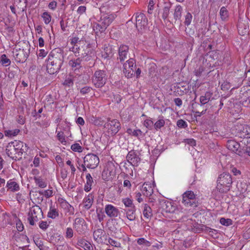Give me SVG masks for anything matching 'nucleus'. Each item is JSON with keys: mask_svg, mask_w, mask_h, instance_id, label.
Masks as SVG:
<instances>
[{"mask_svg": "<svg viewBox=\"0 0 250 250\" xmlns=\"http://www.w3.org/2000/svg\"><path fill=\"white\" fill-rule=\"evenodd\" d=\"M46 62V71L50 74L58 73L64 62V52L60 48L52 50L48 56Z\"/></svg>", "mask_w": 250, "mask_h": 250, "instance_id": "1", "label": "nucleus"}, {"mask_svg": "<svg viewBox=\"0 0 250 250\" xmlns=\"http://www.w3.org/2000/svg\"><path fill=\"white\" fill-rule=\"evenodd\" d=\"M28 147L26 144L20 141L15 140L9 143L6 146V152L8 157L15 160L22 158L23 153H26Z\"/></svg>", "mask_w": 250, "mask_h": 250, "instance_id": "2", "label": "nucleus"}, {"mask_svg": "<svg viewBox=\"0 0 250 250\" xmlns=\"http://www.w3.org/2000/svg\"><path fill=\"white\" fill-rule=\"evenodd\" d=\"M232 179L231 175L228 172L220 174L217 180V189L221 193L229 191L231 187Z\"/></svg>", "mask_w": 250, "mask_h": 250, "instance_id": "3", "label": "nucleus"}, {"mask_svg": "<svg viewBox=\"0 0 250 250\" xmlns=\"http://www.w3.org/2000/svg\"><path fill=\"white\" fill-rule=\"evenodd\" d=\"M43 216V213L41 208L37 205L32 207L28 213V220L30 225L34 226Z\"/></svg>", "mask_w": 250, "mask_h": 250, "instance_id": "4", "label": "nucleus"}, {"mask_svg": "<svg viewBox=\"0 0 250 250\" xmlns=\"http://www.w3.org/2000/svg\"><path fill=\"white\" fill-rule=\"evenodd\" d=\"M107 75L104 70H99L95 72L92 77L93 84L97 88L103 87L106 83Z\"/></svg>", "mask_w": 250, "mask_h": 250, "instance_id": "5", "label": "nucleus"}, {"mask_svg": "<svg viewBox=\"0 0 250 250\" xmlns=\"http://www.w3.org/2000/svg\"><path fill=\"white\" fill-rule=\"evenodd\" d=\"M135 63L133 58H129L123 63V73L127 78H131L135 74Z\"/></svg>", "mask_w": 250, "mask_h": 250, "instance_id": "6", "label": "nucleus"}, {"mask_svg": "<svg viewBox=\"0 0 250 250\" xmlns=\"http://www.w3.org/2000/svg\"><path fill=\"white\" fill-rule=\"evenodd\" d=\"M30 51V46L26 45V47L19 49L14 52V57L18 62L23 63L25 62L28 57Z\"/></svg>", "mask_w": 250, "mask_h": 250, "instance_id": "7", "label": "nucleus"}, {"mask_svg": "<svg viewBox=\"0 0 250 250\" xmlns=\"http://www.w3.org/2000/svg\"><path fill=\"white\" fill-rule=\"evenodd\" d=\"M135 20L136 28L138 31L143 33L146 27L147 19L144 14L140 13L136 14Z\"/></svg>", "mask_w": 250, "mask_h": 250, "instance_id": "8", "label": "nucleus"}, {"mask_svg": "<svg viewBox=\"0 0 250 250\" xmlns=\"http://www.w3.org/2000/svg\"><path fill=\"white\" fill-rule=\"evenodd\" d=\"M83 163L87 168L93 169L98 166L99 159L96 155L89 153L83 158Z\"/></svg>", "mask_w": 250, "mask_h": 250, "instance_id": "9", "label": "nucleus"}, {"mask_svg": "<svg viewBox=\"0 0 250 250\" xmlns=\"http://www.w3.org/2000/svg\"><path fill=\"white\" fill-rule=\"evenodd\" d=\"M104 127L107 129L108 133H110L111 135H114L120 130L121 124L117 120H110L108 118L107 122L104 124Z\"/></svg>", "mask_w": 250, "mask_h": 250, "instance_id": "10", "label": "nucleus"}, {"mask_svg": "<svg viewBox=\"0 0 250 250\" xmlns=\"http://www.w3.org/2000/svg\"><path fill=\"white\" fill-rule=\"evenodd\" d=\"M74 228L79 234H83L86 230L87 225L83 218H76L74 221Z\"/></svg>", "mask_w": 250, "mask_h": 250, "instance_id": "11", "label": "nucleus"}, {"mask_svg": "<svg viewBox=\"0 0 250 250\" xmlns=\"http://www.w3.org/2000/svg\"><path fill=\"white\" fill-rule=\"evenodd\" d=\"M118 55L119 57L117 58V59L122 63L126 59L130 58L128 46L125 45H120L118 49Z\"/></svg>", "mask_w": 250, "mask_h": 250, "instance_id": "12", "label": "nucleus"}, {"mask_svg": "<svg viewBox=\"0 0 250 250\" xmlns=\"http://www.w3.org/2000/svg\"><path fill=\"white\" fill-rule=\"evenodd\" d=\"M104 211L107 216L111 218L117 217L120 214L119 209L111 204L105 206Z\"/></svg>", "mask_w": 250, "mask_h": 250, "instance_id": "13", "label": "nucleus"}, {"mask_svg": "<svg viewBox=\"0 0 250 250\" xmlns=\"http://www.w3.org/2000/svg\"><path fill=\"white\" fill-rule=\"evenodd\" d=\"M208 107V104H202L201 103H195L192 104L193 111L198 116H201L205 114Z\"/></svg>", "mask_w": 250, "mask_h": 250, "instance_id": "14", "label": "nucleus"}, {"mask_svg": "<svg viewBox=\"0 0 250 250\" xmlns=\"http://www.w3.org/2000/svg\"><path fill=\"white\" fill-rule=\"evenodd\" d=\"M126 160L133 167L138 166L140 162V158L133 150L128 153L126 156Z\"/></svg>", "mask_w": 250, "mask_h": 250, "instance_id": "15", "label": "nucleus"}, {"mask_svg": "<svg viewBox=\"0 0 250 250\" xmlns=\"http://www.w3.org/2000/svg\"><path fill=\"white\" fill-rule=\"evenodd\" d=\"M115 19L114 15L109 14H104L101 18L100 23L104 25V28H106Z\"/></svg>", "mask_w": 250, "mask_h": 250, "instance_id": "16", "label": "nucleus"}, {"mask_svg": "<svg viewBox=\"0 0 250 250\" xmlns=\"http://www.w3.org/2000/svg\"><path fill=\"white\" fill-rule=\"evenodd\" d=\"M94 54L93 50L89 46V45L87 44L83 46L81 56L85 61H88L91 60Z\"/></svg>", "mask_w": 250, "mask_h": 250, "instance_id": "17", "label": "nucleus"}, {"mask_svg": "<svg viewBox=\"0 0 250 250\" xmlns=\"http://www.w3.org/2000/svg\"><path fill=\"white\" fill-rule=\"evenodd\" d=\"M58 203L60 206L66 212H70L71 214L74 213V208L70 205L65 199L62 198H59Z\"/></svg>", "mask_w": 250, "mask_h": 250, "instance_id": "18", "label": "nucleus"}, {"mask_svg": "<svg viewBox=\"0 0 250 250\" xmlns=\"http://www.w3.org/2000/svg\"><path fill=\"white\" fill-rule=\"evenodd\" d=\"M238 133V135L240 138H250V126L245 125H241Z\"/></svg>", "mask_w": 250, "mask_h": 250, "instance_id": "19", "label": "nucleus"}, {"mask_svg": "<svg viewBox=\"0 0 250 250\" xmlns=\"http://www.w3.org/2000/svg\"><path fill=\"white\" fill-rule=\"evenodd\" d=\"M81 61L82 60L80 58L71 59L68 62V65L74 71L79 70L82 68Z\"/></svg>", "mask_w": 250, "mask_h": 250, "instance_id": "20", "label": "nucleus"}, {"mask_svg": "<svg viewBox=\"0 0 250 250\" xmlns=\"http://www.w3.org/2000/svg\"><path fill=\"white\" fill-rule=\"evenodd\" d=\"M227 148L236 153L240 155V151L239 150L240 144L234 140H228L227 143Z\"/></svg>", "mask_w": 250, "mask_h": 250, "instance_id": "21", "label": "nucleus"}, {"mask_svg": "<svg viewBox=\"0 0 250 250\" xmlns=\"http://www.w3.org/2000/svg\"><path fill=\"white\" fill-rule=\"evenodd\" d=\"M105 235V232L104 229H98L93 232L94 239L98 243H103V237Z\"/></svg>", "mask_w": 250, "mask_h": 250, "instance_id": "22", "label": "nucleus"}, {"mask_svg": "<svg viewBox=\"0 0 250 250\" xmlns=\"http://www.w3.org/2000/svg\"><path fill=\"white\" fill-rule=\"evenodd\" d=\"M141 191L144 195L149 196L153 193V189L150 183H145L142 187Z\"/></svg>", "mask_w": 250, "mask_h": 250, "instance_id": "23", "label": "nucleus"}, {"mask_svg": "<svg viewBox=\"0 0 250 250\" xmlns=\"http://www.w3.org/2000/svg\"><path fill=\"white\" fill-rule=\"evenodd\" d=\"M172 4L170 2H164L162 8V18L166 20L168 16Z\"/></svg>", "mask_w": 250, "mask_h": 250, "instance_id": "24", "label": "nucleus"}, {"mask_svg": "<svg viewBox=\"0 0 250 250\" xmlns=\"http://www.w3.org/2000/svg\"><path fill=\"white\" fill-rule=\"evenodd\" d=\"M6 187L8 188V189L10 190L12 192H15L20 190V186L19 184L12 179L7 182Z\"/></svg>", "mask_w": 250, "mask_h": 250, "instance_id": "25", "label": "nucleus"}, {"mask_svg": "<svg viewBox=\"0 0 250 250\" xmlns=\"http://www.w3.org/2000/svg\"><path fill=\"white\" fill-rule=\"evenodd\" d=\"M77 244L85 250H93V247L91 243L84 239H79Z\"/></svg>", "mask_w": 250, "mask_h": 250, "instance_id": "26", "label": "nucleus"}, {"mask_svg": "<svg viewBox=\"0 0 250 250\" xmlns=\"http://www.w3.org/2000/svg\"><path fill=\"white\" fill-rule=\"evenodd\" d=\"M121 236H119L117 237L119 238V241L116 240L115 239H112L111 238H109L108 240V243L112 246L117 247V248H120L121 247V243L120 241H122L123 240H125V238H123L122 236L124 237V235L122 234H121Z\"/></svg>", "mask_w": 250, "mask_h": 250, "instance_id": "27", "label": "nucleus"}, {"mask_svg": "<svg viewBox=\"0 0 250 250\" xmlns=\"http://www.w3.org/2000/svg\"><path fill=\"white\" fill-rule=\"evenodd\" d=\"M94 196L92 194H89L83 200V207L86 209H89L93 202Z\"/></svg>", "mask_w": 250, "mask_h": 250, "instance_id": "28", "label": "nucleus"}, {"mask_svg": "<svg viewBox=\"0 0 250 250\" xmlns=\"http://www.w3.org/2000/svg\"><path fill=\"white\" fill-rule=\"evenodd\" d=\"M135 211L136 208L134 206H133L131 208L127 209L125 211V214L127 218L130 221L135 220L136 219Z\"/></svg>", "mask_w": 250, "mask_h": 250, "instance_id": "29", "label": "nucleus"}, {"mask_svg": "<svg viewBox=\"0 0 250 250\" xmlns=\"http://www.w3.org/2000/svg\"><path fill=\"white\" fill-rule=\"evenodd\" d=\"M26 0H15L14 4L20 10L23 12L26 10Z\"/></svg>", "mask_w": 250, "mask_h": 250, "instance_id": "30", "label": "nucleus"}, {"mask_svg": "<svg viewBox=\"0 0 250 250\" xmlns=\"http://www.w3.org/2000/svg\"><path fill=\"white\" fill-rule=\"evenodd\" d=\"M212 96V93L208 91L206 92L204 95L201 96L200 97V103L202 104H208V103Z\"/></svg>", "mask_w": 250, "mask_h": 250, "instance_id": "31", "label": "nucleus"}, {"mask_svg": "<svg viewBox=\"0 0 250 250\" xmlns=\"http://www.w3.org/2000/svg\"><path fill=\"white\" fill-rule=\"evenodd\" d=\"M86 182L84 185V189L86 192L89 191L91 189V186L93 183V180L90 173H87L86 175Z\"/></svg>", "mask_w": 250, "mask_h": 250, "instance_id": "32", "label": "nucleus"}, {"mask_svg": "<svg viewBox=\"0 0 250 250\" xmlns=\"http://www.w3.org/2000/svg\"><path fill=\"white\" fill-rule=\"evenodd\" d=\"M59 210L54 206H51L47 214V217L54 219L59 216Z\"/></svg>", "mask_w": 250, "mask_h": 250, "instance_id": "33", "label": "nucleus"}, {"mask_svg": "<svg viewBox=\"0 0 250 250\" xmlns=\"http://www.w3.org/2000/svg\"><path fill=\"white\" fill-rule=\"evenodd\" d=\"M108 171V173H111V175H115L116 173V167L114 164L111 162H108L104 168Z\"/></svg>", "mask_w": 250, "mask_h": 250, "instance_id": "34", "label": "nucleus"}, {"mask_svg": "<svg viewBox=\"0 0 250 250\" xmlns=\"http://www.w3.org/2000/svg\"><path fill=\"white\" fill-rule=\"evenodd\" d=\"M182 11L183 8L181 5H178L175 7L173 13L174 19L175 21L180 20L182 17Z\"/></svg>", "mask_w": 250, "mask_h": 250, "instance_id": "35", "label": "nucleus"}, {"mask_svg": "<svg viewBox=\"0 0 250 250\" xmlns=\"http://www.w3.org/2000/svg\"><path fill=\"white\" fill-rule=\"evenodd\" d=\"M220 16L221 20L223 21H225L228 19L229 12L225 7L223 6L221 8L220 10Z\"/></svg>", "mask_w": 250, "mask_h": 250, "instance_id": "36", "label": "nucleus"}, {"mask_svg": "<svg viewBox=\"0 0 250 250\" xmlns=\"http://www.w3.org/2000/svg\"><path fill=\"white\" fill-rule=\"evenodd\" d=\"M143 215L147 219L149 218L152 215L151 208L146 204L144 206Z\"/></svg>", "mask_w": 250, "mask_h": 250, "instance_id": "37", "label": "nucleus"}, {"mask_svg": "<svg viewBox=\"0 0 250 250\" xmlns=\"http://www.w3.org/2000/svg\"><path fill=\"white\" fill-rule=\"evenodd\" d=\"M20 131V130L19 129L6 130H5L4 133H5V135L6 136L13 137L17 136L19 134Z\"/></svg>", "mask_w": 250, "mask_h": 250, "instance_id": "38", "label": "nucleus"}, {"mask_svg": "<svg viewBox=\"0 0 250 250\" xmlns=\"http://www.w3.org/2000/svg\"><path fill=\"white\" fill-rule=\"evenodd\" d=\"M34 180L36 185L41 188H44L47 186V183L41 177H35Z\"/></svg>", "mask_w": 250, "mask_h": 250, "instance_id": "39", "label": "nucleus"}, {"mask_svg": "<svg viewBox=\"0 0 250 250\" xmlns=\"http://www.w3.org/2000/svg\"><path fill=\"white\" fill-rule=\"evenodd\" d=\"M41 17L42 18L45 24H49L51 21V16L48 12H43L42 15Z\"/></svg>", "mask_w": 250, "mask_h": 250, "instance_id": "40", "label": "nucleus"}, {"mask_svg": "<svg viewBox=\"0 0 250 250\" xmlns=\"http://www.w3.org/2000/svg\"><path fill=\"white\" fill-rule=\"evenodd\" d=\"M182 202L187 207H190L195 204V200H190L187 197L182 196Z\"/></svg>", "mask_w": 250, "mask_h": 250, "instance_id": "41", "label": "nucleus"}, {"mask_svg": "<svg viewBox=\"0 0 250 250\" xmlns=\"http://www.w3.org/2000/svg\"><path fill=\"white\" fill-rule=\"evenodd\" d=\"M104 25L103 24L100 23V21H99V23H96L93 24V29L94 30L96 31V32H103L104 31V30L106 29V28H104Z\"/></svg>", "mask_w": 250, "mask_h": 250, "instance_id": "42", "label": "nucleus"}, {"mask_svg": "<svg viewBox=\"0 0 250 250\" xmlns=\"http://www.w3.org/2000/svg\"><path fill=\"white\" fill-rule=\"evenodd\" d=\"M92 123L95 125L101 126L103 125L104 122L102 120L101 118H97L93 117L91 119Z\"/></svg>", "mask_w": 250, "mask_h": 250, "instance_id": "43", "label": "nucleus"}, {"mask_svg": "<svg viewBox=\"0 0 250 250\" xmlns=\"http://www.w3.org/2000/svg\"><path fill=\"white\" fill-rule=\"evenodd\" d=\"M165 125V121L164 119H159L154 125L155 129L158 130L163 127Z\"/></svg>", "mask_w": 250, "mask_h": 250, "instance_id": "44", "label": "nucleus"}, {"mask_svg": "<svg viewBox=\"0 0 250 250\" xmlns=\"http://www.w3.org/2000/svg\"><path fill=\"white\" fill-rule=\"evenodd\" d=\"M39 193L41 195L45 196V197L47 198L52 197L53 195V191L51 189L40 191Z\"/></svg>", "mask_w": 250, "mask_h": 250, "instance_id": "45", "label": "nucleus"}, {"mask_svg": "<svg viewBox=\"0 0 250 250\" xmlns=\"http://www.w3.org/2000/svg\"><path fill=\"white\" fill-rule=\"evenodd\" d=\"M220 223L222 225L225 226H229L232 224V221L230 219H225V218H221L220 219Z\"/></svg>", "mask_w": 250, "mask_h": 250, "instance_id": "46", "label": "nucleus"}, {"mask_svg": "<svg viewBox=\"0 0 250 250\" xmlns=\"http://www.w3.org/2000/svg\"><path fill=\"white\" fill-rule=\"evenodd\" d=\"M0 61L1 62V63L3 65H5V66L9 65L11 63L10 60L7 58L6 55L5 54H3L1 55L0 58Z\"/></svg>", "mask_w": 250, "mask_h": 250, "instance_id": "47", "label": "nucleus"}, {"mask_svg": "<svg viewBox=\"0 0 250 250\" xmlns=\"http://www.w3.org/2000/svg\"><path fill=\"white\" fill-rule=\"evenodd\" d=\"M182 196L187 197L188 198L192 200H195V195L192 191H187L185 192Z\"/></svg>", "mask_w": 250, "mask_h": 250, "instance_id": "48", "label": "nucleus"}, {"mask_svg": "<svg viewBox=\"0 0 250 250\" xmlns=\"http://www.w3.org/2000/svg\"><path fill=\"white\" fill-rule=\"evenodd\" d=\"M122 202L126 207H133L132 200L129 198H125L122 199Z\"/></svg>", "mask_w": 250, "mask_h": 250, "instance_id": "49", "label": "nucleus"}, {"mask_svg": "<svg viewBox=\"0 0 250 250\" xmlns=\"http://www.w3.org/2000/svg\"><path fill=\"white\" fill-rule=\"evenodd\" d=\"M137 243L139 245H144L146 247H149L151 245V243L144 238H139L137 240Z\"/></svg>", "mask_w": 250, "mask_h": 250, "instance_id": "50", "label": "nucleus"}, {"mask_svg": "<svg viewBox=\"0 0 250 250\" xmlns=\"http://www.w3.org/2000/svg\"><path fill=\"white\" fill-rule=\"evenodd\" d=\"M92 90V88L90 86H86L80 89V93L82 95H85L90 93Z\"/></svg>", "mask_w": 250, "mask_h": 250, "instance_id": "51", "label": "nucleus"}, {"mask_svg": "<svg viewBox=\"0 0 250 250\" xmlns=\"http://www.w3.org/2000/svg\"><path fill=\"white\" fill-rule=\"evenodd\" d=\"M114 175H111V173H108V171H106L105 169H104L103 172H102V178L104 180H106V181H108L110 179V178H112V176H113Z\"/></svg>", "mask_w": 250, "mask_h": 250, "instance_id": "52", "label": "nucleus"}, {"mask_svg": "<svg viewBox=\"0 0 250 250\" xmlns=\"http://www.w3.org/2000/svg\"><path fill=\"white\" fill-rule=\"evenodd\" d=\"M192 19V15L189 12L187 13L185 16V21L184 22L185 24L187 26H188L190 24Z\"/></svg>", "mask_w": 250, "mask_h": 250, "instance_id": "53", "label": "nucleus"}, {"mask_svg": "<svg viewBox=\"0 0 250 250\" xmlns=\"http://www.w3.org/2000/svg\"><path fill=\"white\" fill-rule=\"evenodd\" d=\"M97 212V218L100 222L104 221V218L105 217V215L104 214V212L101 209L100 211H98L97 209L96 210Z\"/></svg>", "mask_w": 250, "mask_h": 250, "instance_id": "54", "label": "nucleus"}, {"mask_svg": "<svg viewBox=\"0 0 250 250\" xmlns=\"http://www.w3.org/2000/svg\"><path fill=\"white\" fill-rule=\"evenodd\" d=\"M70 50L74 53L75 56L77 57L79 56L80 48V46H79L77 44H75L73 45V47L70 49Z\"/></svg>", "mask_w": 250, "mask_h": 250, "instance_id": "55", "label": "nucleus"}, {"mask_svg": "<svg viewBox=\"0 0 250 250\" xmlns=\"http://www.w3.org/2000/svg\"><path fill=\"white\" fill-rule=\"evenodd\" d=\"M72 150L76 152H82L83 150L82 147L78 143L72 145L71 146Z\"/></svg>", "mask_w": 250, "mask_h": 250, "instance_id": "56", "label": "nucleus"}, {"mask_svg": "<svg viewBox=\"0 0 250 250\" xmlns=\"http://www.w3.org/2000/svg\"><path fill=\"white\" fill-rule=\"evenodd\" d=\"M177 125L179 128H185L187 127L188 124L186 121H185L184 120H183L182 119H180V120H179L177 121Z\"/></svg>", "mask_w": 250, "mask_h": 250, "instance_id": "57", "label": "nucleus"}, {"mask_svg": "<svg viewBox=\"0 0 250 250\" xmlns=\"http://www.w3.org/2000/svg\"><path fill=\"white\" fill-rule=\"evenodd\" d=\"M57 137L59 141H60L62 144H65L66 143L63 132H59L57 134Z\"/></svg>", "mask_w": 250, "mask_h": 250, "instance_id": "58", "label": "nucleus"}, {"mask_svg": "<svg viewBox=\"0 0 250 250\" xmlns=\"http://www.w3.org/2000/svg\"><path fill=\"white\" fill-rule=\"evenodd\" d=\"M16 228L19 231H22L23 230V225L19 219L16 220Z\"/></svg>", "mask_w": 250, "mask_h": 250, "instance_id": "59", "label": "nucleus"}, {"mask_svg": "<svg viewBox=\"0 0 250 250\" xmlns=\"http://www.w3.org/2000/svg\"><path fill=\"white\" fill-rule=\"evenodd\" d=\"M205 68L203 66H200L198 69L195 70V75L198 77L201 76Z\"/></svg>", "mask_w": 250, "mask_h": 250, "instance_id": "60", "label": "nucleus"}, {"mask_svg": "<svg viewBox=\"0 0 250 250\" xmlns=\"http://www.w3.org/2000/svg\"><path fill=\"white\" fill-rule=\"evenodd\" d=\"M144 125L146 128L151 129L153 125V122L151 120H146L144 122Z\"/></svg>", "mask_w": 250, "mask_h": 250, "instance_id": "61", "label": "nucleus"}, {"mask_svg": "<svg viewBox=\"0 0 250 250\" xmlns=\"http://www.w3.org/2000/svg\"><path fill=\"white\" fill-rule=\"evenodd\" d=\"M231 87L230 83L228 82H224L221 85V89L223 90H229Z\"/></svg>", "mask_w": 250, "mask_h": 250, "instance_id": "62", "label": "nucleus"}, {"mask_svg": "<svg viewBox=\"0 0 250 250\" xmlns=\"http://www.w3.org/2000/svg\"><path fill=\"white\" fill-rule=\"evenodd\" d=\"M164 204H165V206L166 207V212H171L173 211V210L171 209L172 208V206L171 205V203H170L169 202H167L166 203L165 202L164 203Z\"/></svg>", "mask_w": 250, "mask_h": 250, "instance_id": "63", "label": "nucleus"}, {"mask_svg": "<svg viewBox=\"0 0 250 250\" xmlns=\"http://www.w3.org/2000/svg\"><path fill=\"white\" fill-rule=\"evenodd\" d=\"M73 236V231L70 228H67L66 232V237L68 238H71Z\"/></svg>", "mask_w": 250, "mask_h": 250, "instance_id": "64", "label": "nucleus"}]
</instances>
